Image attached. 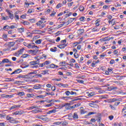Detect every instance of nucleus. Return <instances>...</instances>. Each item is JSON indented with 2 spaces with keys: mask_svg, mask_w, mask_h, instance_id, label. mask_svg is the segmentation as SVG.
<instances>
[{
  "mask_svg": "<svg viewBox=\"0 0 126 126\" xmlns=\"http://www.w3.org/2000/svg\"><path fill=\"white\" fill-rule=\"evenodd\" d=\"M40 63V61L36 60L35 61H32L30 62L29 65H30L31 67H32L34 68L35 67V68H37L38 67V64L39 65Z\"/></svg>",
  "mask_w": 126,
  "mask_h": 126,
  "instance_id": "f257e3e1",
  "label": "nucleus"
},
{
  "mask_svg": "<svg viewBox=\"0 0 126 126\" xmlns=\"http://www.w3.org/2000/svg\"><path fill=\"white\" fill-rule=\"evenodd\" d=\"M24 51H25V48H21L17 52L15 53V56H16V57H19L20 55H22V54H23V52H24Z\"/></svg>",
  "mask_w": 126,
  "mask_h": 126,
  "instance_id": "f03ea898",
  "label": "nucleus"
},
{
  "mask_svg": "<svg viewBox=\"0 0 126 126\" xmlns=\"http://www.w3.org/2000/svg\"><path fill=\"white\" fill-rule=\"evenodd\" d=\"M50 63H51V62H50V61H46L43 62V63H39V67H44V66H46V65H49V64H50Z\"/></svg>",
  "mask_w": 126,
  "mask_h": 126,
  "instance_id": "7ed1b4c3",
  "label": "nucleus"
},
{
  "mask_svg": "<svg viewBox=\"0 0 126 126\" xmlns=\"http://www.w3.org/2000/svg\"><path fill=\"white\" fill-rule=\"evenodd\" d=\"M35 48H36L35 50H29V53H30V54H32V55H36V54L39 51V48H38V46Z\"/></svg>",
  "mask_w": 126,
  "mask_h": 126,
  "instance_id": "20e7f679",
  "label": "nucleus"
},
{
  "mask_svg": "<svg viewBox=\"0 0 126 126\" xmlns=\"http://www.w3.org/2000/svg\"><path fill=\"white\" fill-rule=\"evenodd\" d=\"M27 47L29 49H35V48H37V46L35 45V43H31L28 44Z\"/></svg>",
  "mask_w": 126,
  "mask_h": 126,
  "instance_id": "39448f33",
  "label": "nucleus"
},
{
  "mask_svg": "<svg viewBox=\"0 0 126 126\" xmlns=\"http://www.w3.org/2000/svg\"><path fill=\"white\" fill-rule=\"evenodd\" d=\"M42 33H44L43 31H40L39 30H36L32 31V34H42Z\"/></svg>",
  "mask_w": 126,
  "mask_h": 126,
  "instance_id": "423d86ee",
  "label": "nucleus"
},
{
  "mask_svg": "<svg viewBox=\"0 0 126 126\" xmlns=\"http://www.w3.org/2000/svg\"><path fill=\"white\" fill-rule=\"evenodd\" d=\"M6 12L8 13L9 18H10V19L12 20V19H13V14L10 13V11L8 10H6Z\"/></svg>",
  "mask_w": 126,
  "mask_h": 126,
  "instance_id": "0eeeda50",
  "label": "nucleus"
},
{
  "mask_svg": "<svg viewBox=\"0 0 126 126\" xmlns=\"http://www.w3.org/2000/svg\"><path fill=\"white\" fill-rule=\"evenodd\" d=\"M23 114H24V112L22 110H21L20 111H16L15 112H13L12 114L13 115H23Z\"/></svg>",
  "mask_w": 126,
  "mask_h": 126,
  "instance_id": "6e6552de",
  "label": "nucleus"
},
{
  "mask_svg": "<svg viewBox=\"0 0 126 126\" xmlns=\"http://www.w3.org/2000/svg\"><path fill=\"white\" fill-rule=\"evenodd\" d=\"M22 71V70L21 69H17L12 73H11V75H12V74H17V73H20V72H21Z\"/></svg>",
  "mask_w": 126,
  "mask_h": 126,
  "instance_id": "1a4fd4ad",
  "label": "nucleus"
},
{
  "mask_svg": "<svg viewBox=\"0 0 126 126\" xmlns=\"http://www.w3.org/2000/svg\"><path fill=\"white\" fill-rule=\"evenodd\" d=\"M80 105H81V103H76L75 104H74L73 106H71V109L72 110H74L75 108H77V107H79Z\"/></svg>",
  "mask_w": 126,
  "mask_h": 126,
  "instance_id": "9d476101",
  "label": "nucleus"
},
{
  "mask_svg": "<svg viewBox=\"0 0 126 126\" xmlns=\"http://www.w3.org/2000/svg\"><path fill=\"white\" fill-rule=\"evenodd\" d=\"M56 85L57 86H59V87H68V84H64L63 83H60V84H57Z\"/></svg>",
  "mask_w": 126,
  "mask_h": 126,
  "instance_id": "9b49d317",
  "label": "nucleus"
},
{
  "mask_svg": "<svg viewBox=\"0 0 126 126\" xmlns=\"http://www.w3.org/2000/svg\"><path fill=\"white\" fill-rule=\"evenodd\" d=\"M7 121H9V122H14V118L13 117H10L9 115H7L6 117Z\"/></svg>",
  "mask_w": 126,
  "mask_h": 126,
  "instance_id": "f8f14e48",
  "label": "nucleus"
},
{
  "mask_svg": "<svg viewBox=\"0 0 126 126\" xmlns=\"http://www.w3.org/2000/svg\"><path fill=\"white\" fill-rule=\"evenodd\" d=\"M67 45L66 44H62L59 45H57V47L59 48V49H64L65 47H66Z\"/></svg>",
  "mask_w": 126,
  "mask_h": 126,
  "instance_id": "ddd939ff",
  "label": "nucleus"
},
{
  "mask_svg": "<svg viewBox=\"0 0 126 126\" xmlns=\"http://www.w3.org/2000/svg\"><path fill=\"white\" fill-rule=\"evenodd\" d=\"M66 110H70L71 109V106H70V103H65V107Z\"/></svg>",
  "mask_w": 126,
  "mask_h": 126,
  "instance_id": "4468645a",
  "label": "nucleus"
},
{
  "mask_svg": "<svg viewBox=\"0 0 126 126\" xmlns=\"http://www.w3.org/2000/svg\"><path fill=\"white\" fill-rule=\"evenodd\" d=\"M100 30V28L97 27H95L93 29H92V32H97Z\"/></svg>",
  "mask_w": 126,
  "mask_h": 126,
  "instance_id": "2eb2a0df",
  "label": "nucleus"
},
{
  "mask_svg": "<svg viewBox=\"0 0 126 126\" xmlns=\"http://www.w3.org/2000/svg\"><path fill=\"white\" fill-rule=\"evenodd\" d=\"M21 106V105H13L10 108V110H14V109H16V108H19Z\"/></svg>",
  "mask_w": 126,
  "mask_h": 126,
  "instance_id": "dca6fc26",
  "label": "nucleus"
},
{
  "mask_svg": "<svg viewBox=\"0 0 126 126\" xmlns=\"http://www.w3.org/2000/svg\"><path fill=\"white\" fill-rule=\"evenodd\" d=\"M17 95L20 97H22V96H24V95H25V93H24V92H19L17 93Z\"/></svg>",
  "mask_w": 126,
  "mask_h": 126,
  "instance_id": "f3484780",
  "label": "nucleus"
},
{
  "mask_svg": "<svg viewBox=\"0 0 126 126\" xmlns=\"http://www.w3.org/2000/svg\"><path fill=\"white\" fill-rule=\"evenodd\" d=\"M72 118L73 120H77L78 119V115H77V113H74L72 116Z\"/></svg>",
  "mask_w": 126,
  "mask_h": 126,
  "instance_id": "a211bd4d",
  "label": "nucleus"
},
{
  "mask_svg": "<svg viewBox=\"0 0 126 126\" xmlns=\"http://www.w3.org/2000/svg\"><path fill=\"white\" fill-rule=\"evenodd\" d=\"M2 63H9L10 64H11V62L9 61V60L7 59H4L2 61Z\"/></svg>",
  "mask_w": 126,
  "mask_h": 126,
  "instance_id": "6ab92c4d",
  "label": "nucleus"
},
{
  "mask_svg": "<svg viewBox=\"0 0 126 126\" xmlns=\"http://www.w3.org/2000/svg\"><path fill=\"white\" fill-rule=\"evenodd\" d=\"M41 112H42V111L37 110V109H34V110H32L31 111V113H33V114H36L37 113H41Z\"/></svg>",
  "mask_w": 126,
  "mask_h": 126,
  "instance_id": "aec40b11",
  "label": "nucleus"
},
{
  "mask_svg": "<svg viewBox=\"0 0 126 126\" xmlns=\"http://www.w3.org/2000/svg\"><path fill=\"white\" fill-rule=\"evenodd\" d=\"M73 22V20L72 19V18H70L66 23V25H68V24H70V23H72Z\"/></svg>",
  "mask_w": 126,
  "mask_h": 126,
  "instance_id": "412c9836",
  "label": "nucleus"
},
{
  "mask_svg": "<svg viewBox=\"0 0 126 126\" xmlns=\"http://www.w3.org/2000/svg\"><path fill=\"white\" fill-rule=\"evenodd\" d=\"M17 30L19 33H23L24 32V28H18Z\"/></svg>",
  "mask_w": 126,
  "mask_h": 126,
  "instance_id": "4be33fe9",
  "label": "nucleus"
},
{
  "mask_svg": "<svg viewBox=\"0 0 126 126\" xmlns=\"http://www.w3.org/2000/svg\"><path fill=\"white\" fill-rule=\"evenodd\" d=\"M10 81H14V79H11L10 78H6V79L5 80V82H9Z\"/></svg>",
  "mask_w": 126,
  "mask_h": 126,
  "instance_id": "5701e85b",
  "label": "nucleus"
},
{
  "mask_svg": "<svg viewBox=\"0 0 126 126\" xmlns=\"http://www.w3.org/2000/svg\"><path fill=\"white\" fill-rule=\"evenodd\" d=\"M40 108V106L37 105H34L33 106L29 107L30 110H33V109H38Z\"/></svg>",
  "mask_w": 126,
  "mask_h": 126,
  "instance_id": "b1692460",
  "label": "nucleus"
},
{
  "mask_svg": "<svg viewBox=\"0 0 126 126\" xmlns=\"http://www.w3.org/2000/svg\"><path fill=\"white\" fill-rule=\"evenodd\" d=\"M57 112V110L56 109H53L52 110H50L49 111L47 112V114H55Z\"/></svg>",
  "mask_w": 126,
  "mask_h": 126,
  "instance_id": "393cba45",
  "label": "nucleus"
},
{
  "mask_svg": "<svg viewBox=\"0 0 126 126\" xmlns=\"http://www.w3.org/2000/svg\"><path fill=\"white\" fill-rule=\"evenodd\" d=\"M95 114H96V112H90L87 115L85 116V118H87V117H89V116H91V115H94Z\"/></svg>",
  "mask_w": 126,
  "mask_h": 126,
  "instance_id": "a878e982",
  "label": "nucleus"
},
{
  "mask_svg": "<svg viewBox=\"0 0 126 126\" xmlns=\"http://www.w3.org/2000/svg\"><path fill=\"white\" fill-rule=\"evenodd\" d=\"M48 72H49V70H42L41 71V74L45 75V74H47V73H48Z\"/></svg>",
  "mask_w": 126,
  "mask_h": 126,
  "instance_id": "bb28decb",
  "label": "nucleus"
},
{
  "mask_svg": "<svg viewBox=\"0 0 126 126\" xmlns=\"http://www.w3.org/2000/svg\"><path fill=\"white\" fill-rule=\"evenodd\" d=\"M89 105L91 107H93V108H94V107H95V106H96V104H95V103H94V102H90L89 103Z\"/></svg>",
  "mask_w": 126,
  "mask_h": 126,
  "instance_id": "cd10ccee",
  "label": "nucleus"
},
{
  "mask_svg": "<svg viewBox=\"0 0 126 126\" xmlns=\"http://www.w3.org/2000/svg\"><path fill=\"white\" fill-rule=\"evenodd\" d=\"M34 59H36V61H38V62H39L40 60H43V57L42 56H37L34 57Z\"/></svg>",
  "mask_w": 126,
  "mask_h": 126,
  "instance_id": "c85d7f7f",
  "label": "nucleus"
},
{
  "mask_svg": "<svg viewBox=\"0 0 126 126\" xmlns=\"http://www.w3.org/2000/svg\"><path fill=\"white\" fill-rule=\"evenodd\" d=\"M15 44V42H9V46L10 47H13L14 45Z\"/></svg>",
  "mask_w": 126,
  "mask_h": 126,
  "instance_id": "c756f323",
  "label": "nucleus"
},
{
  "mask_svg": "<svg viewBox=\"0 0 126 126\" xmlns=\"http://www.w3.org/2000/svg\"><path fill=\"white\" fill-rule=\"evenodd\" d=\"M30 74H37V70H34L32 72H31L29 73H28V75H30Z\"/></svg>",
  "mask_w": 126,
  "mask_h": 126,
  "instance_id": "7c9ffc66",
  "label": "nucleus"
},
{
  "mask_svg": "<svg viewBox=\"0 0 126 126\" xmlns=\"http://www.w3.org/2000/svg\"><path fill=\"white\" fill-rule=\"evenodd\" d=\"M30 57V55H28V54H23L22 56V58H23V59H25L26 58H28Z\"/></svg>",
  "mask_w": 126,
  "mask_h": 126,
  "instance_id": "2f4dec72",
  "label": "nucleus"
},
{
  "mask_svg": "<svg viewBox=\"0 0 126 126\" xmlns=\"http://www.w3.org/2000/svg\"><path fill=\"white\" fill-rule=\"evenodd\" d=\"M4 97V98H12V97H13V95L5 94Z\"/></svg>",
  "mask_w": 126,
  "mask_h": 126,
  "instance_id": "473e14b6",
  "label": "nucleus"
},
{
  "mask_svg": "<svg viewBox=\"0 0 126 126\" xmlns=\"http://www.w3.org/2000/svg\"><path fill=\"white\" fill-rule=\"evenodd\" d=\"M66 63L65 62H61L59 64L61 66H65V64H66Z\"/></svg>",
  "mask_w": 126,
  "mask_h": 126,
  "instance_id": "72a5a7b5",
  "label": "nucleus"
},
{
  "mask_svg": "<svg viewBox=\"0 0 126 126\" xmlns=\"http://www.w3.org/2000/svg\"><path fill=\"white\" fill-rule=\"evenodd\" d=\"M9 19V17L8 16H6V17H2V20H7Z\"/></svg>",
  "mask_w": 126,
  "mask_h": 126,
  "instance_id": "f704fd0d",
  "label": "nucleus"
},
{
  "mask_svg": "<svg viewBox=\"0 0 126 126\" xmlns=\"http://www.w3.org/2000/svg\"><path fill=\"white\" fill-rule=\"evenodd\" d=\"M42 42V39H37L35 41V44H40Z\"/></svg>",
  "mask_w": 126,
  "mask_h": 126,
  "instance_id": "c9c22d12",
  "label": "nucleus"
},
{
  "mask_svg": "<svg viewBox=\"0 0 126 126\" xmlns=\"http://www.w3.org/2000/svg\"><path fill=\"white\" fill-rule=\"evenodd\" d=\"M3 30H5V29L9 30V29H10V27L6 25V26H5L3 27Z\"/></svg>",
  "mask_w": 126,
  "mask_h": 126,
  "instance_id": "e433bc0d",
  "label": "nucleus"
},
{
  "mask_svg": "<svg viewBox=\"0 0 126 126\" xmlns=\"http://www.w3.org/2000/svg\"><path fill=\"white\" fill-rule=\"evenodd\" d=\"M2 38L5 41H6L7 40V35L6 34H3Z\"/></svg>",
  "mask_w": 126,
  "mask_h": 126,
  "instance_id": "4c0bfd02",
  "label": "nucleus"
},
{
  "mask_svg": "<svg viewBox=\"0 0 126 126\" xmlns=\"http://www.w3.org/2000/svg\"><path fill=\"white\" fill-rule=\"evenodd\" d=\"M42 24H43V22H42V21H39L36 23L37 26H40V25Z\"/></svg>",
  "mask_w": 126,
  "mask_h": 126,
  "instance_id": "58836bf2",
  "label": "nucleus"
},
{
  "mask_svg": "<svg viewBox=\"0 0 126 126\" xmlns=\"http://www.w3.org/2000/svg\"><path fill=\"white\" fill-rule=\"evenodd\" d=\"M27 96L28 98H32V97H34V94H27Z\"/></svg>",
  "mask_w": 126,
  "mask_h": 126,
  "instance_id": "ea45409f",
  "label": "nucleus"
},
{
  "mask_svg": "<svg viewBox=\"0 0 126 126\" xmlns=\"http://www.w3.org/2000/svg\"><path fill=\"white\" fill-rule=\"evenodd\" d=\"M17 49H18V46L16 45L14 47L11 48V51H15V50H17Z\"/></svg>",
  "mask_w": 126,
  "mask_h": 126,
  "instance_id": "a19ab883",
  "label": "nucleus"
},
{
  "mask_svg": "<svg viewBox=\"0 0 126 126\" xmlns=\"http://www.w3.org/2000/svg\"><path fill=\"white\" fill-rule=\"evenodd\" d=\"M62 6H63V4H62L61 3H59L56 6V8H60V7H62Z\"/></svg>",
  "mask_w": 126,
  "mask_h": 126,
  "instance_id": "79ce46f5",
  "label": "nucleus"
},
{
  "mask_svg": "<svg viewBox=\"0 0 126 126\" xmlns=\"http://www.w3.org/2000/svg\"><path fill=\"white\" fill-rule=\"evenodd\" d=\"M103 41L105 42L106 41H110V38H109V36L105 37L103 38Z\"/></svg>",
  "mask_w": 126,
  "mask_h": 126,
  "instance_id": "37998d69",
  "label": "nucleus"
},
{
  "mask_svg": "<svg viewBox=\"0 0 126 126\" xmlns=\"http://www.w3.org/2000/svg\"><path fill=\"white\" fill-rule=\"evenodd\" d=\"M79 10L81 11H83L84 10V7L83 6H80Z\"/></svg>",
  "mask_w": 126,
  "mask_h": 126,
  "instance_id": "c03bdc74",
  "label": "nucleus"
},
{
  "mask_svg": "<svg viewBox=\"0 0 126 126\" xmlns=\"http://www.w3.org/2000/svg\"><path fill=\"white\" fill-rule=\"evenodd\" d=\"M53 105H54V103H49V104H48L45 105V107H52V106H53Z\"/></svg>",
  "mask_w": 126,
  "mask_h": 126,
  "instance_id": "a18cd8bd",
  "label": "nucleus"
},
{
  "mask_svg": "<svg viewBox=\"0 0 126 126\" xmlns=\"http://www.w3.org/2000/svg\"><path fill=\"white\" fill-rule=\"evenodd\" d=\"M95 27H98V26H100V24L99 23V21H98V20L95 21Z\"/></svg>",
  "mask_w": 126,
  "mask_h": 126,
  "instance_id": "49530a36",
  "label": "nucleus"
},
{
  "mask_svg": "<svg viewBox=\"0 0 126 126\" xmlns=\"http://www.w3.org/2000/svg\"><path fill=\"white\" fill-rule=\"evenodd\" d=\"M61 124H62V126H66V125H67L68 124V123L64 121V122H62Z\"/></svg>",
  "mask_w": 126,
  "mask_h": 126,
  "instance_id": "de8ad7c7",
  "label": "nucleus"
},
{
  "mask_svg": "<svg viewBox=\"0 0 126 126\" xmlns=\"http://www.w3.org/2000/svg\"><path fill=\"white\" fill-rule=\"evenodd\" d=\"M65 94L66 96H69V95H70V92H69V91H67L65 92Z\"/></svg>",
  "mask_w": 126,
  "mask_h": 126,
  "instance_id": "09e8293b",
  "label": "nucleus"
},
{
  "mask_svg": "<svg viewBox=\"0 0 126 126\" xmlns=\"http://www.w3.org/2000/svg\"><path fill=\"white\" fill-rule=\"evenodd\" d=\"M62 124V122H55L53 123V125H56L57 126H59V125Z\"/></svg>",
  "mask_w": 126,
  "mask_h": 126,
  "instance_id": "8fccbe9b",
  "label": "nucleus"
},
{
  "mask_svg": "<svg viewBox=\"0 0 126 126\" xmlns=\"http://www.w3.org/2000/svg\"><path fill=\"white\" fill-rule=\"evenodd\" d=\"M63 24H62L59 25L58 26V27H59V28H60V27H62L63 26L64 24H66V22H63Z\"/></svg>",
  "mask_w": 126,
  "mask_h": 126,
  "instance_id": "3c124183",
  "label": "nucleus"
},
{
  "mask_svg": "<svg viewBox=\"0 0 126 126\" xmlns=\"http://www.w3.org/2000/svg\"><path fill=\"white\" fill-rule=\"evenodd\" d=\"M111 24L112 25V26H114L115 25V24H116V21H115L114 19H113L112 20Z\"/></svg>",
  "mask_w": 126,
  "mask_h": 126,
  "instance_id": "603ef678",
  "label": "nucleus"
},
{
  "mask_svg": "<svg viewBox=\"0 0 126 126\" xmlns=\"http://www.w3.org/2000/svg\"><path fill=\"white\" fill-rule=\"evenodd\" d=\"M33 89L38 90L40 89V87H38V86H34L33 87Z\"/></svg>",
  "mask_w": 126,
  "mask_h": 126,
  "instance_id": "864d4df0",
  "label": "nucleus"
},
{
  "mask_svg": "<svg viewBox=\"0 0 126 126\" xmlns=\"http://www.w3.org/2000/svg\"><path fill=\"white\" fill-rule=\"evenodd\" d=\"M51 68H56V65L55 64H50Z\"/></svg>",
  "mask_w": 126,
  "mask_h": 126,
  "instance_id": "5fc2aeb1",
  "label": "nucleus"
},
{
  "mask_svg": "<svg viewBox=\"0 0 126 126\" xmlns=\"http://www.w3.org/2000/svg\"><path fill=\"white\" fill-rule=\"evenodd\" d=\"M23 24H24V25H29V24H30V23H29V22H28L27 21H24L23 23Z\"/></svg>",
  "mask_w": 126,
  "mask_h": 126,
  "instance_id": "6e6d98bb",
  "label": "nucleus"
},
{
  "mask_svg": "<svg viewBox=\"0 0 126 126\" xmlns=\"http://www.w3.org/2000/svg\"><path fill=\"white\" fill-rule=\"evenodd\" d=\"M77 82L78 83H81V84L84 83V81H83V80H77Z\"/></svg>",
  "mask_w": 126,
  "mask_h": 126,
  "instance_id": "4d7b16f0",
  "label": "nucleus"
},
{
  "mask_svg": "<svg viewBox=\"0 0 126 126\" xmlns=\"http://www.w3.org/2000/svg\"><path fill=\"white\" fill-rule=\"evenodd\" d=\"M35 118H36V119H39V120H43L42 116H39V115H36Z\"/></svg>",
  "mask_w": 126,
  "mask_h": 126,
  "instance_id": "13d9d810",
  "label": "nucleus"
},
{
  "mask_svg": "<svg viewBox=\"0 0 126 126\" xmlns=\"http://www.w3.org/2000/svg\"><path fill=\"white\" fill-rule=\"evenodd\" d=\"M74 58H75V59H78V57H79L78 54L74 53Z\"/></svg>",
  "mask_w": 126,
  "mask_h": 126,
  "instance_id": "bf43d9fd",
  "label": "nucleus"
},
{
  "mask_svg": "<svg viewBox=\"0 0 126 126\" xmlns=\"http://www.w3.org/2000/svg\"><path fill=\"white\" fill-rule=\"evenodd\" d=\"M4 47H9V42H6L5 44H4Z\"/></svg>",
  "mask_w": 126,
  "mask_h": 126,
  "instance_id": "052dcab7",
  "label": "nucleus"
},
{
  "mask_svg": "<svg viewBox=\"0 0 126 126\" xmlns=\"http://www.w3.org/2000/svg\"><path fill=\"white\" fill-rule=\"evenodd\" d=\"M89 97H92V96H94V93H90L88 94Z\"/></svg>",
  "mask_w": 126,
  "mask_h": 126,
  "instance_id": "680f3d73",
  "label": "nucleus"
},
{
  "mask_svg": "<svg viewBox=\"0 0 126 126\" xmlns=\"http://www.w3.org/2000/svg\"><path fill=\"white\" fill-rule=\"evenodd\" d=\"M94 89H95V90H97L98 91H99V90H101V88L99 87V86L95 87Z\"/></svg>",
  "mask_w": 126,
  "mask_h": 126,
  "instance_id": "e2e57ef3",
  "label": "nucleus"
},
{
  "mask_svg": "<svg viewBox=\"0 0 126 126\" xmlns=\"http://www.w3.org/2000/svg\"><path fill=\"white\" fill-rule=\"evenodd\" d=\"M37 98H45V96L43 95H39L36 96Z\"/></svg>",
  "mask_w": 126,
  "mask_h": 126,
  "instance_id": "0e129e2a",
  "label": "nucleus"
},
{
  "mask_svg": "<svg viewBox=\"0 0 126 126\" xmlns=\"http://www.w3.org/2000/svg\"><path fill=\"white\" fill-rule=\"evenodd\" d=\"M85 113H86V111L82 109L81 110V114L82 115H83V114H85Z\"/></svg>",
  "mask_w": 126,
  "mask_h": 126,
  "instance_id": "69168bd1",
  "label": "nucleus"
},
{
  "mask_svg": "<svg viewBox=\"0 0 126 126\" xmlns=\"http://www.w3.org/2000/svg\"><path fill=\"white\" fill-rule=\"evenodd\" d=\"M84 19H85V17H81L79 19L80 21H83V20H84Z\"/></svg>",
  "mask_w": 126,
  "mask_h": 126,
  "instance_id": "338daca9",
  "label": "nucleus"
},
{
  "mask_svg": "<svg viewBox=\"0 0 126 126\" xmlns=\"http://www.w3.org/2000/svg\"><path fill=\"white\" fill-rule=\"evenodd\" d=\"M61 43L62 44H66V40L64 39V40H63L61 41Z\"/></svg>",
  "mask_w": 126,
  "mask_h": 126,
  "instance_id": "774afa93",
  "label": "nucleus"
}]
</instances>
